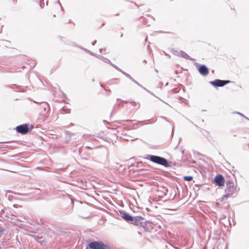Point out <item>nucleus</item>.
<instances>
[{
    "mask_svg": "<svg viewBox=\"0 0 249 249\" xmlns=\"http://www.w3.org/2000/svg\"><path fill=\"white\" fill-rule=\"evenodd\" d=\"M86 249H109V247L101 241H93L89 243Z\"/></svg>",
    "mask_w": 249,
    "mask_h": 249,
    "instance_id": "2",
    "label": "nucleus"
},
{
    "mask_svg": "<svg viewBox=\"0 0 249 249\" xmlns=\"http://www.w3.org/2000/svg\"><path fill=\"white\" fill-rule=\"evenodd\" d=\"M123 219L127 222H131L132 220V216L126 213H121Z\"/></svg>",
    "mask_w": 249,
    "mask_h": 249,
    "instance_id": "9",
    "label": "nucleus"
},
{
    "mask_svg": "<svg viewBox=\"0 0 249 249\" xmlns=\"http://www.w3.org/2000/svg\"><path fill=\"white\" fill-rule=\"evenodd\" d=\"M101 88H102V89H105L102 86H101Z\"/></svg>",
    "mask_w": 249,
    "mask_h": 249,
    "instance_id": "11",
    "label": "nucleus"
},
{
    "mask_svg": "<svg viewBox=\"0 0 249 249\" xmlns=\"http://www.w3.org/2000/svg\"><path fill=\"white\" fill-rule=\"evenodd\" d=\"M214 182L220 187L223 186L225 184V179L221 175H217L214 178Z\"/></svg>",
    "mask_w": 249,
    "mask_h": 249,
    "instance_id": "5",
    "label": "nucleus"
},
{
    "mask_svg": "<svg viewBox=\"0 0 249 249\" xmlns=\"http://www.w3.org/2000/svg\"><path fill=\"white\" fill-rule=\"evenodd\" d=\"M147 159L154 163L164 166L165 167H167L168 166V162L167 160L159 156L149 155L147 157Z\"/></svg>",
    "mask_w": 249,
    "mask_h": 249,
    "instance_id": "1",
    "label": "nucleus"
},
{
    "mask_svg": "<svg viewBox=\"0 0 249 249\" xmlns=\"http://www.w3.org/2000/svg\"><path fill=\"white\" fill-rule=\"evenodd\" d=\"M184 179L187 181H191L193 179V177L192 176H184Z\"/></svg>",
    "mask_w": 249,
    "mask_h": 249,
    "instance_id": "10",
    "label": "nucleus"
},
{
    "mask_svg": "<svg viewBox=\"0 0 249 249\" xmlns=\"http://www.w3.org/2000/svg\"><path fill=\"white\" fill-rule=\"evenodd\" d=\"M198 71L204 76H206L209 73V70L205 65L200 66L198 69Z\"/></svg>",
    "mask_w": 249,
    "mask_h": 249,
    "instance_id": "7",
    "label": "nucleus"
},
{
    "mask_svg": "<svg viewBox=\"0 0 249 249\" xmlns=\"http://www.w3.org/2000/svg\"><path fill=\"white\" fill-rule=\"evenodd\" d=\"M32 128V127H31V128L30 129L28 127V125L26 124H24L17 126L15 128V130L18 133L21 134H26L30 130H31Z\"/></svg>",
    "mask_w": 249,
    "mask_h": 249,
    "instance_id": "3",
    "label": "nucleus"
},
{
    "mask_svg": "<svg viewBox=\"0 0 249 249\" xmlns=\"http://www.w3.org/2000/svg\"><path fill=\"white\" fill-rule=\"evenodd\" d=\"M143 219V218L141 216H135L132 217V220H131V223L136 225H138L141 223V221Z\"/></svg>",
    "mask_w": 249,
    "mask_h": 249,
    "instance_id": "8",
    "label": "nucleus"
},
{
    "mask_svg": "<svg viewBox=\"0 0 249 249\" xmlns=\"http://www.w3.org/2000/svg\"><path fill=\"white\" fill-rule=\"evenodd\" d=\"M226 192L227 193L226 196L229 197L236 192V188L233 185H230L227 186Z\"/></svg>",
    "mask_w": 249,
    "mask_h": 249,
    "instance_id": "6",
    "label": "nucleus"
},
{
    "mask_svg": "<svg viewBox=\"0 0 249 249\" xmlns=\"http://www.w3.org/2000/svg\"><path fill=\"white\" fill-rule=\"evenodd\" d=\"M231 82L229 80H221L219 79L215 80L213 81H211L210 83L214 87H223L227 84Z\"/></svg>",
    "mask_w": 249,
    "mask_h": 249,
    "instance_id": "4",
    "label": "nucleus"
}]
</instances>
